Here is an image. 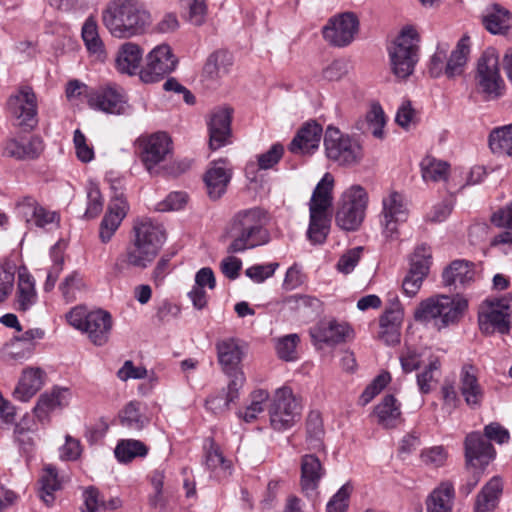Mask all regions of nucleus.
<instances>
[{"label":"nucleus","instance_id":"obj_1","mask_svg":"<svg viewBox=\"0 0 512 512\" xmlns=\"http://www.w3.org/2000/svg\"><path fill=\"white\" fill-rule=\"evenodd\" d=\"M165 239V230L161 225L148 218L135 220L130 240L125 251L117 258L114 271L121 274L128 268L146 269L157 257Z\"/></svg>","mask_w":512,"mask_h":512},{"label":"nucleus","instance_id":"obj_2","mask_svg":"<svg viewBox=\"0 0 512 512\" xmlns=\"http://www.w3.org/2000/svg\"><path fill=\"white\" fill-rule=\"evenodd\" d=\"M101 20L116 38L143 34L151 24V15L140 0H110L102 10Z\"/></svg>","mask_w":512,"mask_h":512},{"label":"nucleus","instance_id":"obj_3","mask_svg":"<svg viewBox=\"0 0 512 512\" xmlns=\"http://www.w3.org/2000/svg\"><path fill=\"white\" fill-rule=\"evenodd\" d=\"M267 213L254 207L237 212L231 220L230 236L232 241L228 253H241L267 244L270 234L266 228Z\"/></svg>","mask_w":512,"mask_h":512},{"label":"nucleus","instance_id":"obj_4","mask_svg":"<svg viewBox=\"0 0 512 512\" xmlns=\"http://www.w3.org/2000/svg\"><path fill=\"white\" fill-rule=\"evenodd\" d=\"M467 306V300L458 294L455 298L438 295L421 301L414 311V319L421 323L433 321L441 329L456 323Z\"/></svg>","mask_w":512,"mask_h":512},{"label":"nucleus","instance_id":"obj_5","mask_svg":"<svg viewBox=\"0 0 512 512\" xmlns=\"http://www.w3.org/2000/svg\"><path fill=\"white\" fill-rule=\"evenodd\" d=\"M419 34L416 29L408 26L388 48L392 73L399 79L408 78L419 60Z\"/></svg>","mask_w":512,"mask_h":512},{"label":"nucleus","instance_id":"obj_6","mask_svg":"<svg viewBox=\"0 0 512 512\" xmlns=\"http://www.w3.org/2000/svg\"><path fill=\"white\" fill-rule=\"evenodd\" d=\"M324 147L327 158L340 166H356L364 156L360 142L334 126H328L325 131Z\"/></svg>","mask_w":512,"mask_h":512},{"label":"nucleus","instance_id":"obj_7","mask_svg":"<svg viewBox=\"0 0 512 512\" xmlns=\"http://www.w3.org/2000/svg\"><path fill=\"white\" fill-rule=\"evenodd\" d=\"M367 202L368 195L361 186H352L346 190L336 212L337 225L343 230H356L364 219Z\"/></svg>","mask_w":512,"mask_h":512},{"label":"nucleus","instance_id":"obj_8","mask_svg":"<svg viewBox=\"0 0 512 512\" xmlns=\"http://www.w3.org/2000/svg\"><path fill=\"white\" fill-rule=\"evenodd\" d=\"M477 87L486 100H494L503 94L504 82L499 72V56L494 49H487L478 59Z\"/></svg>","mask_w":512,"mask_h":512},{"label":"nucleus","instance_id":"obj_9","mask_svg":"<svg viewBox=\"0 0 512 512\" xmlns=\"http://www.w3.org/2000/svg\"><path fill=\"white\" fill-rule=\"evenodd\" d=\"M301 405L287 387L276 390L269 406L271 426L278 431L292 427L300 418Z\"/></svg>","mask_w":512,"mask_h":512},{"label":"nucleus","instance_id":"obj_10","mask_svg":"<svg viewBox=\"0 0 512 512\" xmlns=\"http://www.w3.org/2000/svg\"><path fill=\"white\" fill-rule=\"evenodd\" d=\"M178 59L167 44H160L153 48L146 56V63L139 71L140 79L144 83H155L175 70Z\"/></svg>","mask_w":512,"mask_h":512},{"label":"nucleus","instance_id":"obj_11","mask_svg":"<svg viewBox=\"0 0 512 512\" xmlns=\"http://www.w3.org/2000/svg\"><path fill=\"white\" fill-rule=\"evenodd\" d=\"M358 30V17L353 12H344L331 17L323 27L322 34L332 46L345 47L354 40Z\"/></svg>","mask_w":512,"mask_h":512},{"label":"nucleus","instance_id":"obj_12","mask_svg":"<svg viewBox=\"0 0 512 512\" xmlns=\"http://www.w3.org/2000/svg\"><path fill=\"white\" fill-rule=\"evenodd\" d=\"M7 106L11 115L18 120V126L32 130L37 125V98L31 87H21L9 97Z\"/></svg>","mask_w":512,"mask_h":512},{"label":"nucleus","instance_id":"obj_13","mask_svg":"<svg viewBox=\"0 0 512 512\" xmlns=\"http://www.w3.org/2000/svg\"><path fill=\"white\" fill-rule=\"evenodd\" d=\"M171 150V139L164 132L139 139L140 159L150 174L160 173L156 167L166 160L167 156L171 154Z\"/></svg>","mask_w":512,"mask_h":512},{"label":"nucleus","instance_id":"obj_14","mask_svg":"<svg viewBox=\"0 0 512 512\" xmlns=\"http://www.w3.org/2000/svg\"><path fill=\"white\" fill-rule=\"evenodd\" d=\"M431 253L427 246H418L410 259V268L408 273L403 279L402 288L403 292L409 296H415L423 280L427 277L430 269Z\"/></svg>","mask_w":512,"mask_h":512},{"label":"nucleus","instance_id":"obj_15","mask_svg":"<svg viewBox=\"0 0 512 512\" xmlns=\"http://www.w3.org/2000/svg\"><path fill=\"white\" fill-rule=\"evenodd\" d=\"M510 306L507 298L496 299L490 302L488 311L479 313V328L484 334L499 332L506 334L510 330Z\"/></svg>","mask_w":512,"mask_h":512},{"label":"nucleus","instance_id":"obj_16","mask_svg":"<svg viewBox=\"0 0 512 512\" xmlns=\"http://www.w3.org/2000/svg\"><path fill=\"white\" fill-rule=\"evenodd\" d=\"M383 220L384 234L387 238L396 239L399 236L398 224L405 222L408 210L404 203V197L398 192H392L383 199Z\"/></svg>","mask_w":512,"mask_h":512},{"label":"nucleus","instance_id":"obj_17","mask_svg":"<svg viewBox=\"0 0 512 512\" xmlns=\"http://www.w3.org/2000/svg\"><path fill=\"white\" fill-rule=\"evenodd\" d=\"M232 173L233 167L227 159L220 158L210 163L203 178L210 199L217 200L225 194Z\"/></svg>","mask_w":512,"mask_h":512},{"label":"nucleus","instance_id":"obj_18","mask_svg":"<svg viewBox=\"0 0 512 512\" xmlns=\"http://www.w3.org/2000/svg\"><path fill=\"white\" fill-rule=\"evenodd\" d=\"M128 210V202L122 194L116 195L110 200L99 227V238L102 243L106 244L112 239Z\"/></svg>","mask_w":512,"mask_h":512},{"label":"nucleus","instance_id":"obj_19","mask_svg":"<svg viewBox=\"0 0 512 512\" xmlns=\"http://www.w3.org/2000/svg\"><path fill=\"white\" fill-rule=\"evenodd\" d=\"M88 104L91 108L110 114H121L124 112L126 101L121 91L108 85L93 90L88 95Z\"/></svg>","mask_w":512,"mask_h":512},{"label":"nucleus","instance_id":"obj_20","mask_svg":"<svg viewBox=\"0 0 512 512\" xmlns=\"http://www.w3.org/2000/svg\"><path fill=\"white\" fill-rule=\"evenodd\" d=\"M478 369L472 364H464L459 375V391L465 403L472 409L481 407L484 389L478 381Z\"/></svg>","mask_w":512,"mask_h":512},{"label":"nucleus","instance_id":"obj_21","mask_svg":"<svg viewBox=\"0 0 512 512\" xmlns=\"http://www.w3.org/2000/svg\"><path fill=\"white\" fill-rule=\"evenodd\" d=\"M232 110L220 108L215 110L208 122L209 148L217 150L230 143Z\"/></svg>","mask_w":512,"mask_h":512},{"label":"nucleus","instance_id":"obj_22","mask_svg":"<svg viewBox=\"0 0 512 512\" xmlns=\"http://www.w3.org/2000/svg\"><path fill=\"white\" fill-rule=\"evenodd\" d=\"M322 127L316 121H309L302 125L289 144V151L297 155L314 153L318 149L322 136Z\"/></svg>","mask_w":512,"mask_h":512},{"label":"nucleus","instance_id":"obj_23","mask_svg":"<svg viewBox=\"0 0 512 512\" xmlns=\"http://www.w3.org/2000/svg\"><path fill=\"white\" fill-rule=\"evenodd\" d=\"M44 150V144L39 136L30 138H10L4 143V155L17 160H34Z\"/></svg>","mask_w":512,"mask_h":512},{"label":"nucleus","instance_id":"obj_24","mask_svg":"<svg viewBox=\"0 0 512 512\" xmlns=\"http://www.w3.org/2000/svg\"><path fill=\"white\" fill-rule=\"evenodd\" d=\"M300 486L303 493L310 495L319 486L326 470L321 460L312 453L305 454L300 460Z\"/></svg>","mask_w":512,"mask_h":512},{"label":"nucleus","instance_id":"obj_25","mask_svg":"<svg viewBox=\"0 0 512 512\" xmlns=\"http://www.w3.org/2000/svg\"><path fill=\"white\" fill-rule=\"evenodd\" d=\"M112 328L110 313L104 310H96L87 313L84 332L95 345L102 346L107 343Z\"/></svg>","mask_w":512,"mask_h":512},{"label":"nucleus","instance_id":"obj_26","mask_svg":"<svg viewBox=\"0 0 512 512\" xmlns=\"http://www.w3.org/2000/svg\"><path fill=\"white\" fill-rule=\"evenodd\" d=\"M474 277L473 264L465 260L453 261L442 273L444 286L454 287V290L470 285L474 281Z\"/></svg>","mask_w":512,"mask_h":512},{"label":"nucleus","instance_id":"obj_27","mask_svg":"<svg viewBox=\"0 0 512 512\" xmlns=\"http://www.w3.org/2000/svg\"><path fill=\"white\" fill-rule=\"evenodd\" d=\"M38 300L35 281L28 270L23 267L18 272V283L15 294V309L19 312L30 310Z\"/></svg>","mask_w":512,"mask_h":512},{"label":"nucleus","instance_id":"obj_28","mask_svg":"<svg viewBox=\"0 0 512 512\" xmlns=\"http://www.w3.org/2000/svg\"><path fill=\"white\" fill-rule=\"evenodd\" d=\"M45 372L41 368H27L23 371L18 385L14 389L15 399L27 402L44 384Z\"/></svg>","mask_w":512,"mask_h":512},{"label":"nucleus","instance_id":"obj_29","mask_svg":"<svg viewBox=\"0 0 512 512\" xmlns=\"http://www.w3.org/2000/svg\"><path fill=\"white\" fill-rule=\"evenodd\" d=\"M455 499L454 486L449 481L441 482L426 498L427 512H452Z\"/></svg>","mask_w":512,"mask_h":512},{"label":"nucleus","instance_id":"obj_30","mask_svg":"<svg viewBox=\"0 0 512 512\" xmlns=\"http://www.w3.org/2000/svg\"><path fill=\"white\" fill-rule=\"evenodd\" d=\"M334 178L330 173H326L316 185L309 203V211L313 213L327 214V210L332 206V190Z\"/></svg>","mask_w":512,"mask_h":512},{"label":"nucleus","instance_id":"obj_31","mask_svg":"<svg viewBox=\"0 0 512 512\" xmlns=\"http://www.w3.org/2000/svg\"><path fill=\"white\" fill-rule=\"evenodd\" d=\"M374 416L377 424L385 429L398 426L401 423V411L397 399L391 394L386 395L374 408Z\"/></svg>","mask_w":512,"mask_h":512},{"label":"nucleus","instance_id":"obj_32","mask_svg":"<svg viewBox=\"0 0 512 512\" xmlns=\"http://www.w3.org/2000/svg\"><path fill=\"white\" fill-rule=\"evenodd\" d=\"M219 363L226 374L241 371L238 366L242 361L243 352L235 339H225L217 343Z\"/></svg>","mask_w":512,"mask_h":512},{"label":"nucleus","instance_id":"obj_33","mask_svg":"<svg viewBox=\"0 0 512 512\" xmlns=\"http://www.w3.org/2000/svg\"><path fill=\"white\" fill-rule=\"evenodd\" d=\"M141 60V48L137 44L127 42L119 48L115 65L119 72L133 75L139 70Z\"/></svg>","mask_w":512,"mask_h":512},{"label":"nucleus","instance_id":"obj_34","mask_svg":"<svg viewBox=\"0 0 512 512\" xmlns=\"http://www.w3.org/2000/svg\"><path fill=\"white\" fill-rule=\"evenodd\" d=\"M502 482L499 477H493L478 493L474 512H493L502 494Z\"/></svg>","mask_w":512,"mask_h":512},{"label":"nucleus","instance_id":"obj_35","mask_svg":"<svg viewBox=\"0 0 512 512\" xmlns=\"http://www.w3.org/2000/svg\"><path fill=\"white\" fill-rule=\"evenodd\" d=\"M465 457L467 462L481 459H491L495 450L493 445L479 432H472L465 439Z\"/></svg>","mask_w":512,"mask_h":512},{"label":"nucleus","instance_id":"obj_36","mask_svg":"<svg viewBox=\"0 0 512 512\" xmlns=\"http://www.w3.org/2000/svg\"><path fill=\"white\" fill-rule=\"evenodd\" d=\"M82 39L88 52L98 61H105L107 54L104 43L98 32V25L93 17H89L82 27Z\"/></svg>","mask_w":512,"mask_h":512},{"label":"nucleus","instance_id":"obj_37","mask_svg":"<svg viewBox=\"0 0 512 512\" xmlns=\"http://www.w3.org/2000/svg\"><path fill=\"white\" fill-rule=\"evenodd\" d=\"M144 409L145 405L140 401L128 402L119 412L120 424L128 429L141 431L149 423Z\"/></svg>","mask_w":512,"mask_h":512},{"label":"nucleus","instance_id":"obj_38","mask_svg":"<svg viewBox=\"0 0 512 512\" xmlns=\"http://www.w3.org/2000/svg\"><path fill=\"white\" fill-rule=\"evenodd\" d=\"M482 23L492 34H505L512 27V16L507 9L495 4L487 9Z\"/></svg>","mask_w":512,"mask_h":512},{"label":"nucleus","instance_id":"obj_39","mask_svg":"<svg viewBox=\"0 0 512 512\" xmlns=\"http://www.w3.org/2000/svg\"><path fill=\"white\" fill-rule=\"evenodd\" d=\"M350 328L346 324H340L336 321L321 323L311 332V336L320 342L335 345L345 341Z\"/></svg>","mask_w":512,"mask_h":512},{"label":"nucleus","instance_id":"obj_40","mask_svg":"<svg viewBox=\"0 0 512 512\" xmlns=\"http://www.w3.org/2000/svg\"><path fill=\"white\" fill-rule=\"evenodd\" d=\"M469 52V37L464 36L458 41L455 50L452 51L445 65L444 73L448 78H453L463 73Z\"/></svg>","mask_w":512,"mask_h":512},{"label":"nucleus","instance_id":"obj_41","mask_svg":"<svg viewBox=\"0 0 512 512\" xmlns=\"http://www.w3.org/2000/svg\"><path fill=\"white\" fill-rule=\"evenodd\" d=\"M231 65V54L225 50H218L210 54L207 58L203 73L210 79H218L228 73Z\"/></svg>","mask_w":512,"mask_h":512},{"label":"nucleus","instance_id":"obj_42","mask_svg":"<svg viewBox=\"0 0 512 512\" xmlns=\"http://www.w3.org/2000/svg\"><path fill=\"white\" fill-rule=\"evenodd\" d=\"M36 424L31 417H23L14 429V437L20 450L30 457L34 450L35 442L33 434L36 431Z\"/></svg>","mask_w":512,"mask_h":512},{"label":"nucleus","instance_id":"obj_43","mask_svg":"<svg viewBox=\"0 0 512 512\" xmlns=\"http://www.w3.org/2000/svg\"><path fill=\"white\" fill-rule=\"evenodd\" d=\"M148 447L140 440L122 439L114 450L115 457L121 463H129L136 457H145Z\"/></svg>","mask_w":512,"mask_h":512},{"label":"nucleus","instance_id":"obj_44","mask_svg":"<svg viewBox=\"0 0 512 512\" xmlns=\"http://www.w3.org/2000/svg\"><path fill=\"white\" fill-rule=\"evenodd\" d=\"M66 390L53 389L50 393L42 394L34 408L35 416L39 421H48L49 413L62 406L63 396Z\"/></svg>","mask_w":512,"mask_h":512},{"label":"nucleus","instance_id":"obj_45","mask_svg":"<svg viewBox=\"0 0 512 512\" xmlns=\"http://www.w3.org/2000/svg\"><path fill=\"white\" fill-rule=\"evenodd\" d=\"M489 147L494 154L512 156V124L492 130Z\"/></svg>","mask_w":512,"mask_h":512},{"label":"nucleus","instance_id":"obj_46","mask_svg":"<svg viewBox=\"0 0 512 512\" xmlns=\"http://www.w3.org/2000/svg\"><path fill=\"white\" fill-rule=\"evenodd\" d=\"M306 442L308 449L320 450L323 449V436L324 428L321 415L318 411H311L307 417L306 422Z\"/></svg>","mask_w":512,"mask_h":512},{"label":"nucleus","instance_id":"obj_47","mask_svg":"<svg viewBox=\"0 0 512 512\" xmlns=\"http://www.w3.org/2000/svg\"><path fill=\"white\" fill-rule=\"evenodd\" d=\"M40 498L50 505L54 501L53 493L60 489V481L56 468L48 464L43 469V474L40 477Z\"/></svg>","mask_w":512,"mask_h":512},{"label":"nucleus","instance_id":"obj_48","mask_svg":"<svg viewBox=\"0 0 512 512\" xmlns=\"http://www.w3.org/2000/svg\"><path fill=\"white\" fill-rule=\"evenodd\" d=\"M421 172L424 181L438 182L446 180L449 172V164L431 156H426L421 161Z\"/></svg>","mask_w":512,"mask_h":512},{"label":"nucleus","instance_id":"obj_49","mask_svg":"<svg viewBox=\"0 0 512 512\" xmlns=\"http://www.w3.org/2000/svg\"><path fill=\"white\" fill-rule=\"evenodd\" d=\"M330 229V218L327 214L310 212V223L307 231L308 239L313 244L325 242Z\"/></svg>","mask_w":512,"mask_h":512},{"label":"nucleus","instance_id":"obj_50","mask_svg":"<svg viewBox=\"0 0 512 512\" xmlns=\"http://www.w3.org/2000/svg\"><path fill=\"white\" fill-rule=\"evenodd\" d=\"M208 445H205L206 455H205V464L211 469L215 470L217 468H221L223 470H227L230 465L229 462L224 458L220 447L215 443L212 438H209Z\"/></svg>","mask_w":512,"mask_h":512},{"label":"nucleus","instance_id":"obj_51","mask_svg":"<svg viewBox=\"0 0 512 512\" xmlns=\"http://www.w3.org/2000/svg\"><path fill=\"white\" fill-rule=\"evenodd\" d=\"M268 392L265 390H256L252 393V402L245 409L244 412H239V417L243 418L245 422H252L257 418V415L261 413L263 408V402L268 399Z\"/></svg>","mask_w":512,"mask_h":512},{"label":"nucleus","instance_id":"obj_52","mask_svg":"<svg viewBox=\"0 0 512 512\" xmlns=\"http://www.w3.org/2000/svg\"><path fill=\"white\" fill-rule=\"evenodd\" d=\"M352 489L349 483L344 484L327 503V512H346Z\"/></svg>","mask_w":512,"mask_h":512},{"label":"nucleus","instance_id":"obj_53","mask_svg":"<svg viewBox=\"0 0 512 512\" xmlns=\"http://www.w3.org/2000/svg\"><path fill=\"white\" fill-rule=\"evenodd\" d=\"M44 336L45 332L41 328L29 329L25 331L22 335L15 336L14 339L24 345V353L20 354V356H31L36 346L34 340L43 339ZM15 354L19 356L18 352H15Z\"/></svg>","mask_w":512,"mask_h":512},{"label":"nucleus","instance_id":"obj_54","mask_svg":"<svg viewBox=\"0 0 512 512\" xmlns=\"http://www.w3.org/2000/svg\"><path fill=\"white\" fill-rule=\"evenodd\" d=\"M366 123L373 128L372 134L381 138L383 136V127L385 125V115L380 104L375 103L366 114Z\"/></svg>","mask_w":512,"mask_h":512},{"label":"nucleus","instance_id":"obj_55","mask_svg":"<svg viewBox=\"0 0 512 512\" xmlns=\"http://www.w3.org/2000/svg\"><path fill=\"white\" fill-rule=\"evenodd\" d=\"M363 253V247H354L345 252L336 265L337 270L343 274H349L357 266L361 255Z\"/></svg>","mask_w":512,"mask_h":512},{"label":"nucleus","instance_id":"obj_56","mask_svg":"<svg viewBox=\"0 0 512 512\" xmlns=\"http://www.w3.org/2000/svg\"><path fill=\"white\" fill-rule=\"evenodd\" d=\"M298 342L299 337L297 334H290L279 339L276 345L278 356L285 361L293 360Z\"/></svg>","mask_w":512,"mask_h":512},{"label":"nucleus","instance_id":"obj_57","mask_svg":"<svg viewBox=\"0 0 512 512\" xmlns=\"http://www.w3.org/2000/svg\"><path fill=\"white\" fill-rule=\"evenodd\" d=\"M284 147L280 143H276L271 148L258 156V166L260 169L267 170L276 165L282 158Z\"/></svg>","mask_w":512,"mask_h":512},{"label":"nucleus","instance_id":"obj_58","mask_svg":"<svg viewBox=\"0 0 512 512\" xmlns=\"http://www.w3.org/2000/svg\"><path fill=\"white\" fill-rule=\"evenodd\" d=\"M440 369V361L435 359L429 363V365L417 375V385L419 390L423 394H427L431 391V382L434 380V372Z\"/></svg>","mask_w":512,"mask_h":512},{"label":"nucleus","instance_id":"obj_59","mask_svg":"<svg viewBox=\"0 0 512 512\" xmlns=\"http://www.w3.org/2000/svg\"><path fill=\"white\" fill-rule=\"evenodd\" d=\"M84 512H105L106 502L100 498L98 489L89 487L84 491Z\"/></svg>","mask_w":512,"mask_h":512},{"label":"nucleus","instance_id":"obj_60","mask_svg":"<svg viewBox=\"0 0 512 512\" xmlns=\"http://www.w3.org/2000/svg\"><path fill=\"white\" fill-rule=\"evenodd\" d=\"M230 377L227 389L222 392L227 401L231 404L239 398V390L243 387L245 376L242 371H235L234 373L227 374Z\"/></svg>","mask_w":512,"mask_h":512},{"label":"nucleus","instance_id":"obj_61","mask_svg":"<svg viewBox=\"0 0 512 512\" xmlns=\"http://www.w3.org/2000/svg\"><path fill=\"white\" fill-rule=\"evenodd\" d=\"M77 158L84 163L90 162L94 158L93 148L86 143L85 135L79 130H75L73 138Z\"/></svg>","mask_w":512,"mask_h":512},{"label":"nucleus","instance_id":"obj_62","mask_svg":"<svg viewBox=\"0 0 512 512\" xmlns=\"http://www.w3.org/2000/svg\"><path fill=\"white\" fill-rule=\"evenodd\" d=\"M278 263H268L265 265H254L246 269V275L257 283L265 281L271 277L278 268Z\"/></svg>","mask_w":512,"mask_h":512},{"label":"nucleus","instance_id":"obj_63","mask_svg":"<svg viewBox=\"0 0 512 512\" xmlns=\"http://www.w3.org/2000/svg\"><path fill=\"white\" fill-rule=\"evenodd\" d=\"M117 376L122 381L144 379L147 376V369L144 366H135L131 360H126L118 370Z\"/></svg>","mask_w":512,"mask_h":512},{"label":"nucleus","instance_id":"obj_64","mask_svg":"<svg viewBox=\"0 0 512 512\" xmlns=\"http://www.w3.org/2000/svg\"><path fill=\"white\" fill-rule=\"evenodd\" d=\"M396 123L404 129H409L411 125L416 123V111L412 108L410 101H405L398 108Z\"/></svg>","mask_w":512,"mask_h":512}]
</instances>
